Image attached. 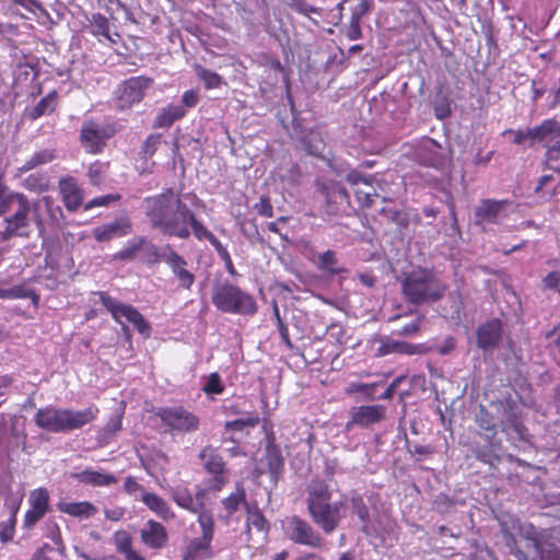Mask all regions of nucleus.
I'll return each instance as SVG.
<instances>
[{
  "label": "nucleus",
  "mask_w": 560,
  "mask_h": 560,
  "mask_svg": "<svg viewBox=\"0 0 560 560\" xmlns=\"http://www.w3.org/2000/svg\"><path fill=\"white\" fill-rule=\"evenodd\" d=\"M144 213L150 226L164 236L188 240L198 219L172 188L144 198Z\"/></svg>",
  "instance_id": "f257e3e1"
},
{
  "label": "nucleus",
  "mask_w": 560,
  "mask_h": 560,
  "mask_svg": "<svg viewBox=\"0 0 560 560\" xmlns=\"http://www.w3.org/2000/svg\"><path fill=\"white\" fill-rule=\"evenodd\" d=\"M98 413V407L93 405L82 410L49 405L36 411L34 422L39 429L50 433H69L93 422Z\"/></svg>",
  "instance_id": "f03ea898"
},
{
  "label": "nucleus",
  "mask_w": 560,
  "mask_h": 560,
  "mask_svg": "<svg viewBox=\"0 0 560 560\" xmlns=\"http://www.w3.org/2000/svg\"><path fill=\"white\" fill-rule=\"evenodd\" d=\"M207 489L199 488L195 494L186 487L172 491V500L182 509L197 515V522L201 528V537L192 541L195 550H209L214 536V518L210 509L206 506Z\"/></svg>",
  "instance_id": "7ed1b4c3"
},
{
  "label": "nucleus",
  "mask_w": 560,
  "mask_h": 560,
  "mask_svg": "<svg viewBox=\"0 0 560 560\" xmlns=\"http://www.w3.org/2000/svg\"><path fill=\"white\" fill-rule=\"evenodd\" d=\"M331 492L323 480H313L307 490V510L313 522L325 533H332L342 518V502L330 503Z\"/></svg>",
  "instance_id": "20e7f679"
},
{
  "label": "nucleus",
  "mask_w": 560,
  "mask_h": 560,
  "mask_svg": "<svg viewBox=\"0 0 560 560\" xmlns=\"http://www.w3.org/2000/svg\"><path fill=\"white\" fill-rule=\"evenodd\" d=\"M447 284L428 268L411 271L402 282V293L413 305L435 303L446 293Z\"/></svg>",
  "instance_id": "39448f33"
},
{
  "label": "nucleus",
  "mask_w": 560,
  "mask_h": 560,
  "mask_svg": "<svg viewBox=\"0 0 560 560\" xmlns=\"http://www.w3.org/2000/svg\"><path fill=\"white\" fill-rule=\"evenodd\" d=\"M211 302L222 313L254 316L258 312L255 298L229 280L214 283Z\"/></svg>",
  "instance_id": "423d86ee"
},
{
  "label": "nucleus",
  "mask_w": 560,
  "mask_h": 560,
  "mask_svg": "<svg viewBox=\"0 0 560 560\" xmlns=\"http://www.w3.org/2000/svg\"><path fill=\"white\" fill-rule=\"evenodd\" d=\"M14 205L16 209L11 215L3 220L4 228L0 232L1 240L8 241L14 236H27L26 229L30 225V213L32 205L30 199L22 192H12L7 201L1 203L0 215L13 210Z\"/></svg>",
  "instance_id": "0eeeda50"
},
{
  "label": "nucleus",
  "mask_w": 560,
  "mask_h": 560,
  "mask_svg": "<svg viewBox=\"0 0 560 560\" xmlns=\"http://www.w3.org/2000/svg\"><path fill=\"white\" fill-rule=\"evenodd\" d=\"M95 294L98 296L103 306L110 313L113 319L121 326V330L125 335L130 337V330L121 320L122 317L126 322L130 323L142 337L149 338L151 336V325L135 306L121 303L104 291H98Z\"/></svg>",
  "instance_id": "6e6552de"
},
{
  "label": "nucleus",
  "mask_w": 560,
  "mask_h": 560,
  "mask_svg": "<svg viewBox=\"0 0 560 560\" xmlns=\"http://www.w3.org/2000/svg\"><path fill=\"white\" fill-rule=\"evenodd\" d=\"M153 83V78L144 75L131 77L122 81L114 93L115 108L126 112L140 104Z\"/></svg>",
  "instance_id": "1a4fd4ad"
},
{
  "label": "nucleus",
  "mask_w": 560,
  "mask_h": 560,
  "mask_svg": "<svg viewBox=\"0 0 560 560\" xmlns=\"http://www.w3.org/2000/svg\"><path fill=\"white\" fill-rule=\"evenodd\" d=\"M155 416L165 427L166 433H190L200 425L199 417L183 406L160 407Z\"/></svg>",
  "instance_id": "9d476101"
},
{
  "label": "nucleus",
  "mask_w": 560,
  "mask_h": 560,
  "mask_svg": "<svg viewBox=\"0 0 560 560\" xmlns=\"http://www.w3.org/2000/svg\"><path fill=\"white\" fill-rule=\"evenodd\" d=\"M205 471L211 477L207 481V491L219 492L229 482V470L222 455L211 445L202 447L198 455Z\"/></svg>",
  "instance_id": "9b49d317"
},
{
  "label": "nucleus",
  "mask_w": 560,
  "mask_h": 560,
  "mask_svg": "<svg viewBox=\"0 0 560 560\" xmlns=\"http://www.w3.org/2000/svg\"><path fill=\"white\" fill-rule=\"evenodd\" d=\"M287 534L294 544L315 549H324L326 547L325 538L307 521L298 515L287 520Z\"/></svg>",
  "instance_id": "f8f14e48"
},
{
  "label": "nucleus",
  "mask_w": 560,
  "mask_h": 560,
  "mask_svg": "<svg viewBox=\"0 0 560 560\" xmlns=\"http://www.w3.org/2000/svg\"><path fill=\"white\" fill-rule=\"evenodd\" d=\"M387 408L384 405H361L349 409V420L346 430L354 427L369 428L385 420Z\"/></svg>",
  "instance_id": "ddd939ff"
},
{
  "label": "nucleus",
  "mask_w": 560,
  "mask_h": 560,
  "mask_svg": "<svg viewBox=\"0 0 560 560\" xmlns=\"http://www.w3.org/2000/svg\"><path fill=\"white\" fill-rule=\"evenodd\" d=\"M161 259L171 269L179 285L185 290H190L195 283V275L187 269V260L179 255L171 245L163 247Z\"/></svg>",
  "instance_id": "4468645a"
},
{
  "label": "nucleus",
  "mask_w": 560,
  "mask_h": 560,
  "mask_svg": "<svg viewBox=\"0 0 560 560\" xmlns=\"http://www.w3.org/2000/svg\"><path fill=\"white\" fill-rule=\"evenodd\" d=\"M316 188L325 200L327 213H336L338 206L349 201V194L339 182L323 177L316 180Z\"/></svg>",
  "instance_id": "2eb2a0df"
},
{
  "label": "nucleus",
  "mask_w": 560,
  "mask_h": 560,
  "mask_svg": "<svg viewBox=\"0 0 560 560\" xmlns=\"http://www.w3.org/2000/svg\"><path fill=\"white\" fill-rule=\"evenodd\" d=\"M110 137L105 128L93 120L84 121L80 131V142L88 153L97 154L103 151Z\"/></svg>",
  "instance_id": "dca6fc26"
},
{
  "label": "nucleus",
  "mask_w": 560,
  "mask_h": 560,
  "mask_svg": "<svg viewBox=\"0 0 560 560\" xmlns=\"http://www.w3.org/2000/svg\"><path fill=\"white\" fill-rule=\"evenodd\" d=\"M30 509L25 512L23 527L32 528L49 511V492L46 488H37L30 493Z\"/></svg>",
  "instance_id": "f3484780"
},
{
  "label": "nucleus",
  "mask_w": 560,
  "mask_h": 560,
  "mask_svg": "<svg viewBox=\"0 0 560 560\" xmlns=\"http://www.w3.org/2000/svg\"><path fill=\"white\" fill-rule=\"evenodd\" d=\"M131 231V220L127 215H122L109 223L94 228L92 234L97 242L105 243L114 238L124 237L130 234Z\"/></svg>",
  "instance_id": "a211bd4d"
},
{
  "label": "nucleus",
  "mask_w": 560,
  "mask_h": 560,
  "mask_svg": "<svg viewBox=\"0 0 560 560\" xmlns=\"http://www.w3.org/2000/svg\"><path fill=\"white\" fill-rule=\"evenodd\" d=\"M511 202L506 199H482L480 205L475 209L474 218L476 225L486 223L495 224L503 212V209Z\"/></svg>",
  "instance_id": "6ab92c4d"
},
{
  "label": "nucleus",
  "mask_w": 560,
  "mask_h": 560,
  "mask_svg": "<svg viewBox=\"0 0 560 560\" xmlns=\"http://www.w3.org/2000/svg\"><path fill=\"white\" fill-rule=\"evenodd\" d=\"M478 348L487 351L495 348L502 337V323L500 319H491L481 324L476 331Z\"/></svg>",
  "instance_id": "aec40b11"
},
{
  "label": "nucleus",
  "mask_w": 560,
  "mask_h": 560,
  "mask_svg": "<svg viewBox=\"0 0 560 560\" xmlns=\"http://www.w3.org/2000/svg\"><path fill=\"white\" fill-rule=\"evenodd\" d=\"M62 202L68 211H77L83 201V191L72 176L63 177L58 183Z\"/></svg>",
  "instance_id": "412c9836"
},
{
  "label": "nucleus",
  "mask_w": 560,
  "mask_h": 560,
  "mask_svg": "<svg viewBox=\"0 0 560 560\" xmlns=\"http://www.w3.org/2000/svg\"><path fill=\"white\" fill-rule=\"evenodd\" d=\"M142 542L151 549H161L167 542L166 528L159 522L149 520L140 533Z\"/></svg>",
  "instance_id": "4be33fe9"
},
{
  "label": "nucleus",
  "mask_w": 560,
  "mask_h": 560,
  "mask_svg": "<svg viewBox=\"0 0 560 560\" xmlns=\"http://www.w3.org/2000/svg\"><path fill=\"white\" fill-rule=\"evenodd\" d=\"M390 353H401L408 355L420 354L424 353V348L422 345H413L407 341H399L385 337L380 340L377 355L384 357Z\"/></svg>",
  "instance_id": "5701e85b"
},
{
  "label": "nucleus",
  "mask_w": 560,
  "mask_h": 560,
  "mask_svg": "<svg viewBox=\"0 0 560 560\" xmlns=\"http://www.w3.org/2000/svg\"><path fill=\"white\" fill-rule=\"evenodd\" d=\"M549 167L552 173L542 175L535 187V194L544 199H550L560 194V168L558 165Z\"/></svg>",
  "instance_id": "b1692460"
},
{
  "label": "nucleus",
  "mask_w": 560,
  "mask_h": 560,
  "mask_svg": "<svg viewBox=\"0 0 560 560\" xmlns=\"http://www.w3.org/2000/svg\"><path fill=\"white\" fill-rule=\"evenodd\" d=\"M265 463L272 481L277 482L284 470V457L281 447L273 442H268L265 453Z\"/></svg>",
  "instance_id": "393cba45"
},
{
  "label": "nucleus",
  "mask_w": 560,
  "mask_h": 560,
  "mask_svg": "<svg viewBox=\"0 0 560 560\" xmlns=\"http://www.w3.org/2000/svg\"><path fill=\"white\" fill-rule=\"evenodd\" d=\"M501 428L508 435L514 434L520 441H528V430L512 406L506 409L505 418L501 421Z\"/></svg>",
  "instance_id": "a878e982"
},
{
  "label": "nucleus",
  "mask_w": 560,
  "mask_h": 560,
  "mask_svg": "<svg viewBox=\"0 0 560 560\" xmlns=\"http://www.w3.org/2000/svg\"><path fill=\"white\" fill-rule=\"evenodd\" d=\"M221 504L225 512L224 517L226 520L230 518L241 505L244 506L247 513H252V504L246 500V491L242 483H237L235 491L222 499Z\"/></svg>",
  "instance_id": "bb28decb"
},
{
  "label": "nucleus",
  "mask_w": 560,
  "mask_h": 560,
  "mask_svg": "<svg viewBox=\"0 0 560 560\" xmlns=\"http://www.w3.org/2000/svg\"><path fill=\"white\" fill-rule=\"evenodd\" d=\"M141 501L145 506L155 513L160 518L170 521L175 517L174 512L170 508L168 503L160 495L150 491H142Z\"/></svg>",
  "instance_id": "cd10ccee"
},
{
  "label": "nucleus",
  "mask_w": 560,
  "mask_h": 560,
  "mask_svg": "<svg viewBox=\"0 0 560 560\" xmlns=\"http://www.w3.org/2000/svg\"><path fill=\"white\" fill-rule=\"evenodd\" d=\"M113 541L116 551L122 555L125 560H145L144 557L132 548V537L127 530L120 529L115 532Z\"/></svg>",
  "instance_id": "c85d7f7f"
},
{
  "label": "nucleus",
  "mask_w": 560,
  "mask_h": 560,
  "mask_svg": "<svg viewBox=\"0 0 560 560\" xmlns=\"http://www.w3.org/2000/svg\"><path fill=\"white\" fill-rule=\"evenodd\" d=\"M186 109L182 105L170 104L163 107L155 116L153 128H170L175 121L184 118Z\"/></svg>",
  "instance_id": "c756f323"
},
{
  "label": "nucleus",
  "mask_w": 560,
  "mask_h": 560,
  "mask_svg": "<svg viewBox=\"0 0 560 560\" xmlns=\"http://www.w3.org/2000/svg\"><path fill=\"white\" fill-rule=\"evenodd\" d=\"M57 506L60 512L78 518H90L97 513V508L89 501L59 502Z\"/></svg>",
  "instance_id": "7c9ffc66"
},
{
  "label": "nucleus",
  "mask_w": 560,
  "mask_h": 560,
  "mask_svg": "<svg viewBox=\"0 0 560 560\" xmlns=\"http://www.w3.org/2000/svg\"><path fill=\"white\" fill-rule=\"evenodd\" d=\"M74 478L82 483L93 487H107L118 482L113 474L100 472L92 469H84L74 475Z\"/></svg>",
  "instance_id": "2f4dec72"
},
{
  "label": "nucleus",
  "mask_w": 560,
  "mask_h": 560,
  "mask_svg": "<svg viewBox=\"0 0 560 560\" xmlns=\"http://www.w3.org/2000/svg\"><path fill=\"white\" fill-rule=\"evenodd\" d=\"M57 105L58 92L57 90H52L46 96L40 98L38 103L27 112V118L34 121L44 115H50L56 110Z\"/></svg>",
  "instance_id": "473e14b6"
},
{
  "label": "nucleus",
  "mask_w": 560,
  "mask_h": 560,
  "mask_svg": "<svg viewBox=\"0 0 560 560\" xmlns=\"http://www.w3.org/2000/svg\"><path fill=\"white\" fill-rule=\"evenodd\" d=\"M317 267L331 275L337 276L347 272V268L338 265V258L334 250L328 249L317 256Z\"/></svg>",
  "instance_id": "72a5a7b5"
},
{
  "label": "nucleus",
  "mask_w": 560,
  "mask_h": 560,
  "mask_svg": "<svg viewBox=\"0 0 560 560\" xmlns=\"http://www.w3.org/2000/svg\"><path fill=\"white\" fill-rule=\"evenodd\" d=\"M91 34L96 37H104L110 44H116V39L113 38L110 33V23L108 18L101 13L92 14L90 19Z\"/></svg>",
  "instance_id": "f704fd0d"
},
{
  "label": "nucleus",
  "mask_w": 560,
  "mask_h": 560,
  "mask_svg": "<svg viewBox=\"0 0 560 560\" xmlns=\"http://www.w3.org/2000/svg\"><path fill=\"white\" fill-rule=\"evenodd\" d=\"M0 299H31L35 307L39 303V295L24 284L14 285L10 289H0Z\"/></svg>",
  "instance_id": "c9c22d12"
},
{
  "label": "nucleus",
  "mask_w": 560,
  "mask_h": 560,
  "mask_svg": "<svg viewBox=\"0 0 560 560\" xmlns=\"http://www.w3.org/2000/svg\"><path fill=\"white\" fill-rule=\"evenodd\" d=\"M147 244L145 236H136L127 242V244L115 254V259L133 260L139 250Z\"/></svg>",
  "instance_id": "e433bc0d"
},
{
  "label": "nucleus",
  "mask_w": 560,
  "mask_h": 560,
  "mask_svg": "<svg viewBox=\"0 0 560 560\" xmlns=\"http://www.w3.org/2000/svg\"><path fill=\"white\" fill-rule=\"evenodd\" d=\"M56 159V151L54 149H44L35 152L21 167L20 172H28L39 165H45Z\"/></svg>",
  "instance_id": "4c0bfd02"
},
{
  "label": "nucleus",
  "mask_w": 560,
  "mask_h": 560,
  "mask_svg": "<svg viewBox=\"0 0 560 560\" xmlns=\"http://www.w3.org/2000/svg\"><path fill=\"white\" fill-rule=\"evenodd\" d=\"M488 441L489 446L476 448L475 456L483 464L494 465L500 460V456L497 454V451L500 450L501 442L495 441V439Z\"/></svg>",
  "instance_id": "58836bf2"
},
{
  "label": "nucleus",
  "mask_w": 560,
  "mask_h": 560,
  "mask_svg": "<svg viewBox=\"0 0 560 560\" xmlns=\"http://www.w3.org/2000/svg\"><path fill=\"white\" fill-rule=\"evenodd\" d=\"M190 232L194 233L198 241H208L214 247L215 252L224 248L219 238L198 219L190 229Z\"/></svg>",
  "instance_id": "ea45409f"
},
{
  "label": "nucleus",
  "mask_w": 560,
  "mask_h": 560,
  "mask_svg": "<svg viewBox=\"0 0 560 560\" xmlns=\"http://www.w3.org/2000/svg\"><path fill=\"white\" fill-rule=\"evenodd\" d=\"M194 69L197 77L203 82L207 90L219 89L222 85L223 80L219 73L206 69L200 65H196Z\"/></svg>",
  "instance_id": "a19ab883"
},
{
  "label": "nucleus",
  "mask_w": 560,
  "mask_h": 560,
  "mask_svg": "<svg viewBox=\"0 0 560 560\" xmlns=\"http://www.w3.org/2000/svg\"><path fill=\"white\" fill-rule=\"evenodd\" d=\"M125 409H126V402L121 401L120 407L117 410L116 415L110 417L108 422L103 428V432H104L105 436H113L121 430Z\"/></svg>",
  "instance_id": "79ce46f5"
},
{
  "label": "nucleus",
  "mask_w": 560,
  "mask_h": 560,
  "mask_svg": "<svg viewBox=\"0 0 560 560\" xmlns=\"http://www.w3.org/2000/svg\"><path fill=\"white\" fill-rule=\"evenodd\" d=\"M347 330L340 323H332L327 327V336L330 341L338 346V354L343 351Z\"/></svg>",
  "instance_id": "37998d69"
},
{
  "label": "nucleus",
  "mask_w": 560,
  "mask_h": 560,
  "mask_svg": "<svg viewBox=\"0 0 560 560\" xmlns=\"http://www.w3.org/2000/svg\"><path fill=\"white\" fill-rule=\"evenodd\" d=\"M23 187L30 191L43 192L48 189V182L43 175L31 174L23 180Z\"/></svg>",
  "instance_id": "c03bdc74"
},
{
  "label": "nucleus",
  "mask_w": 560,
  "mask_h": 560,
  "mask_svg": "<svg viewBox=\"0 0 560 560\" xmlns=\"http://www.w3.org/2000/svg\"><path fill=\"white\" fill-rule=\"evenodd\" d=\"M555 122L550 119L544 120L541 125L535 128H528L530 133V145L536 141H542L546 137L552 132Z\"/></svg>",
  "instance_id": "a18cd8bd"
},
{
  "label": "nucleus",
  "mask_w": 560,
  "mask_h": 560,
  "mask_svg": "<svg viewBox=\"0 0 560 560\" xmlns=\"http://www.w3.org/2000/svg\"><path fill=\"white\" fill-rule=\"evenodd\" d=\"M160 143H161V135H159V133L149 135L145 138L143 145L141 148V152H140L141 156L145 160L151 159L155 154Z\"/></svg>",
  "instance_id": "49530a36"
},
{
  "label": "nucleus",
  "mask_w": 560,
  "mask_h": 560,
  "mask_svg": "<svg viewBox=\"0 0 560 560\" xmlns=\"http://www.w3.org/2000/svg\"><path fill=\"white\" fill-rule=\"evenodd\" d=\"M107 171V164L100 161L93 162L88 170V176L92 185L98 186L103 182L104 174Z\"/></svg>",
  "instance_id": "de8ad7c7"
},
{
  "label": "nucleus",
  "mask_w": 560,
  "mask_h": 560,
  "mask_svg": "<svg viewBox=\"0 0 560 560\" xmlns=\"http://www.w3.org/2000/svg\"><path fill=\"white\" fill-rule=\"evenodd\" d=\"M16 517L13 514L8 521L0 523V541L5 544L13 539L15 534Z\"/></svg>",
  "instance_id": "09e8293b"
},
{
  "label": "nucleus",
  "mask_w": 560,
  "mask_h": 560,
  "mask_svg": "<svg viewBox=\"0 0 560 560\" xmlns=\"http://www.w3.org/2000/svg\"><path fill=\"white\" fill-rule=\"evenodd\" d=\"M203 392L207 395H219L224 392V385L221 377L217 372L209 375L207 383L203 386Z\"/></svg>",
  "instance_id": "8fccbe9b"
},
{
  "label": "nucleus",
  "mask_w": 560,
  "mask_h": 560,
  "mask_svg": "<svg viewBox=\"0 0 560 560\" xmlns=\"http://www.w3.org/2000/svg\"><path fill=\"white\" fill-rule=\"evenodd\" d=\"M382 212L385 213L387 218L399 228L406 229L410 223L409 214L405 211L398 209H383Z\"/></svg>",
  "instance_id": "3c124183"
},
{
  "label": "nucleus",
  "mask_w": 560,
  "mask_h": 560,
  "mask_svg": "<svg viewBox=\"0 0 560 560\" xmlns=\"http://www.w3.org/2000/svg\"><path fill=\"white\" fill-rule=\"evenodd\" d=\"M376 383H351L347 388V394L361 393L369 399H374Z\"/></svg>",
  "instance_id": "603ef678"
},
{
  "label": "nucleus",
  "mask_w": 560,
  "mask_h": 560,
  "mask_svg": "<svg viewBox=\"0 0 560 560\" xmlns=\"http://www.w3.org/2000/svg\"><path fill=\"white\" fill-rule=\"evenodd\" d=\"M121 196L119 194H108L100 197H95L88 201L84 206L85 210H90L94 207H106L112 202L119 201Z\"/></svg>",
  "instance_id": "864d4df0"
},
{
  "label": "nucleus",
  "mask_w": 560,
  "mask_h": 560,
  "mask_svg": "<svg viewBox=\"0 0 560 560\" xmlns=\"http://www.w3.org/2000/svg\"><path fill=\"white\" fill-rule=\"evenodd\" d=\"M540 560H560V550L553 544H537Z\"/></svg>",
  "instance_id": "5fc2aeb1"
},
{
  "label": "nucleus",
  "mask_w": 560,
  "mask_h": 560,
  "mask_svg": "<svg viewBox=\"0 0 560 560\" xmlns=\"http://www.w3.org/2000/svg\"><path fill=\"white\" fill-rule=\"evenodd\" d=\"M258 423H259V417L258 416H253V417H248L246 419H235L233 421H228L225 423V428L228 430L241 431L245 427H255Z\"/></svg>",
  "instance_id": "6e6d98bb"
},
{
  "label": "nucleus",
  "mask_w": 560,
  "mask_h": 560,
  "mask_svg": "<svg viewBox=\"0 0 560 560\" xmlns=\"http://www.w3.org/2000/svg\"><path fill=\"white\" fill-rule=\"evenodd\" d=\"M351 506L353 512L358 515V517L365 522L369 520V509L366 504L363 501V498L361 495H355L351 498Z\"/></svg>",
  "instance_id": "4d7b16f0"
},
{
  "label": "nucleus",
  "mask_w": 560,
  "mask_h": 560,
  "mask_svg": "<svg viewBox=\"0 0 560 560\" xmlns=\"http://www.w3.org/2000/svg\"><path fill=\"white\" fill-rule=\"evenodd\" d=\"M423 316H418L415 320L409 324L404 325L398 331V336L402 337H411L417 335L420 331L421 325L423 323Z\"/></svg>",
  "instance_id": "13d9d810"
},
{
  "label": "nucleus",
  "mask_w": 560,
  "mask_h": 560,
  "mask_svg": "<svg viewBox=\"0 0 560 560\" xmlns=\"http://www.w3.org/2000/svg\"><path fill=\"white\" fill-rule=\"evenodd\" d=\"M254 209L259 215L266 218L273 217V206L267 196H261L259 202L255 203Z\"/></svg>",
  "instance_id": "bf43d9fd"
},
{
  "label": "nucleus",
  "mask_w": 560,
  "mask_h": 560,
  "mask_svg": "<svg viewBox=\"0 0 560 560\" xmlns=\"http://www.w3.org/2000/svg\"><path fill=\"white\" fill-rule=\"evenodd\" d=\"M345 34L349 40L360 39L362 37L361 21L357 20V18H350Z\"/></svg>",
  "instance_id": "052dcab7"
},
{
  "label": "nucleus",
  "mask_w": 560,
  "mask_h": 560,
  "mask_svg": "<svg viewBox=\"0 0 560 560\" xmlns=\"http://www.w3.org/2000/svg\"><path fill=\"white\" fill-rule=\"evenodd\" d=\"M377 196V194L364 191L362 189H357L354 191V197L358 202V205L362 208H371L374 203V197Z\"/></svg>",
  "instance_id": "680f3d73"
},
{
  "label": "nucleus",
  "mask_w": 560,
  "mask_h": 560,
  "mask_svg": "<svg viewBox=\"0 0 560 560\" xmlns=\"http://www.w3.org/2000/svg\"><path fill=\"white\" fill-rule=\"evenodd\" d=\"M506 133H511L513 135V143L517 144V145H521V144H524L525 142H529L530 143V133H529V129H517V130H514V129H506L502 132V135H506Z\"/></svg>",
  "instance_id": "e2e57ef3"
},
{
  "label": "nucleus",
  "mask_w": 560,
  "mask_h": 560,
  "mask_svg": "<svg viewBox=\"0 0 560 560\" xmlns=\"http://www.w3.org/2000/svg\"><path fill=\"white\" fill-rule=\"evenodd\" d=\"M292 8L295 12L305 16H310L311 13L319 14L318 8L307 4L304 0H294Z\"/></svg>",
  "instance_id": "0e129e2a"
},
{
  "label": "nucleus",
  "mask_w": 560,
  "mask_h": 560,
  "mask_svg": "<svg viewBox=\"0 0 560 560\" xmlns=\"http://www.w3.org/2000/svg\"><path fill=\"white\" fill-rule=\"evenodd\" d=\"M42 201L52 220L58 221L59 218H62L61 208L59 206H54V200L50 196H44Z\"/></svg>",
  "instance_id": "69168bd1"
},
{
  "label": "nucleus",
  "mask_w": 560,
  "mask_h": 560,
  "mask_svg": "<svg viewBox=\"0 0 560 560\" xmlns=\"http://www.w3.org/2000/svg\"><path fill=\"white\" fill-rule=\"evenodd\" d=\"M346 179L351 185H357L359 183H363L365 185H371L373 182V177L371 175L364 176L355 170L350 171L347 174Z\"/></svg>",
  "instance_id": "338daca9"
},
{
  "label": "nucleus",
  "mask_w": 560,
  "mask_h": 560,
  "mask_svg": "<svg viewBox=\"0 0 560 560\" xmlns=\"http://www.w3.org/2000/svg\"><path fill=\"white\" fill-rule=\"evenodd\" d=\"M546 159L550 166L558 165L560 168V141L548 148Z\"/></svg>",
  "instance_id": "774afa93"
}]
</instances>
